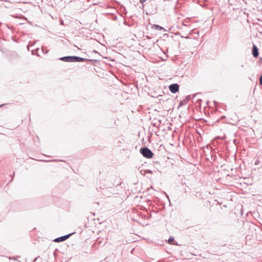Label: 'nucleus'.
Here are the masks:
<instances>
[{"instance_id": "obj_12", "label": "nucleus", "mask_w": 262, "mask_h": 262, "mask_svg": "<svg viewBox=\"0 0 262 262\" xmlns=\"http://www.w3.org/2000/svg\"><path fill=\"white\" fill-rule=\"evenodd\" d=\"M182 184L183 185H186V183H185V182H184V183H183V182H182Z\"/></svg>"}, {"instance_id": "obj_18", "label": "nucleus", "mask_w": 262, "mask_h": 262, "mask_svg": "<svg viewBox=\"0 0 262 262\" xmlns=\"http://www.w3.org/2000/svg\"><path fill=\"white\" fill-rule=\"evenodd\" d=\"M257 163H258V162H257V161L255 162V164H257Z\"/></svg>"}, {"instance_id": "obj_6", "label": "nucleus", "mask_w": 262, "mask_h": 262, "mask_svg": "<svg viewBox=\"0 0 262 262\" xmlns=\"http://www.w3.org/2000/svg\"><path fill=\"white\" fill-rule=\"evenodd\" d=\"M152 28L156 29L157 30H164L165 31H166L162 27L158 25H154L152 26Z\"/></svg>"}, {"instance_id": "obj_7", "label": "nucleus", "mask_w": 262, "mask_h": 262, "mask_svg": "<svg viewBox=\"0 0 262 262\" xmlns=\"http://www.w3.org/2000/svg\"><path fill=\"white\" fill-rule=\"evenodd\" d=\"M174 241V237H172V236H170L169 238V239H168V242L169 243H170L171 242Z\"/></svg>"}, {"instance_id": "obj_19", "label": "nucleus", "mask_w": 262, "mask_h": 262, "mask_svg": "<svg viewBox=\"0 0 262 262\" xmlns=\"http://www.w3.org/2000/svg\"><path fill=\"white\" fill-rule=\"evenodd\" d=\"M185 192L186 193V189H185Z\"/></svg>"}, {"instance_id": "obj_9", "label": "nucleus", "mask_w": 262, "mask_h": 262, "mask_svg": "<svg viewBox=\"0 0 262 262\" xmlns=\"http://www.w3.org/2000/svg\"><path fill=\"white\" fill-rule=\"evenodd\" d=\"M6 26H7V27L8 29H10V30H12L14 29L13 27V26H9L8 25H6Z\"/></svg>"}, {"instance_id": "obj_20", "label": "nucleus", "mask_w": 262, "mask_h": 262, "mask_svg": "<svg viewBox=\"0 0 262 262\" xmlns=\"http://www.w3.org/2000/svg\"><path fill=\"white\" fill-rule=\"evenodd\" d=\"M13 258L15 260H16V258H15L14 257Z\"/></svg>"}, {"instance_id": "obj_13", "label": "nucleus", "mask_w": 262, "mask_h": 262, "mask_svg": "<svg viewBox=\"0 0 262 262\" xmlns=\"http://www.w3.org/2000/svg\"><path fill=\"white\" fill-rule=\"evenodd\" d=\"M93 52L96 53H98V52H97L96 51H95V50H94V51H93Z\"/></svg>"}, {"instance_id": "obj_11", "label": "nucleus", "mask_w": 262, "mask_h": 262, "mask_svg": "<svg viewBox=\"0 0 262 262\" xmlns=\"http://www.w3.org/2000/svg\"><path fill=\"white\" fill-rule=\"evenodd\" d=\"M60 24H61V25H63V24H64V21H63V20L60 19Z\"/></svg>"}, {"instance_id": "obj_16", "label": "nucleus", "mask_w": 262, "mask_h": 262, "mask_svg": "<svg viewBox=\"0 0 262 262\" xmlns=\"http://www.w3.org/2000/svg\"><path fill=\"white\" fill-rule=\"evenodd\" d=\"M140 8H144V5H142V7H140Z\"/></svg>"}, {"instance_id": "obj_5", "label": "nucleus", "mask_w": 262, "mask_h": 262, "mask_svg": "<svg viewBox=\"0 0 262 262\" xmlns=\"http://www.w3.org/2000/svg\"><path fill=\"white\" fill-rule=\"evenodd\" d=\"M252 55L254 57L257 58L259 55V52L258 49L257 47V46L253 44V48H252Z\"/></svg>"}, {"instance_id": "obj_22", "label": "nucleus", "mask_w": 262, "mask_h": 262, "mask_svg": "<svg viewBox=\"0 0 262 262\" xmlns=\"http://www.w3.org/2000/svg\"><path fill=\"white\" fill-rule=\"evenodd\" d=\"M183 25H185V24H184V22L183 23Z\"/></svg>"}, {"instance_id": "obj_14", "label": "nucleus", "mask_w": 262, "mask_h": 262, "mask_svg": "<svg viewBox=\"0 0 262 262\" xmlns=\"http://www.w3.org/2000/svg\"><path fill=\"white\" fill-rule=\"evenodd\" d=\"M4 105H5L4 104H3L0 105V107H2V106H4Z\"/></svg>"}, {"instance_id": "obj_1", "label": "nucleus", "mask_w": 262, "mask_h": 262, "mask_svg": "<svg viewBox=\"0 0 262 262\" xmlns=\"http://www.w3.org/2000/svg\"><path fill=\"white\" fill-rule=\"evenodd\" d=\"M60 60L65 62H84V61H97V60L89 59L87 58H84L76 56H67L61 57L59 58Z\"/></svg>"}, {"instance_id": "obj_4", "label": "nucleus", "mask_w": 262, "mask_h": 262, "mask_svg": "<svg viewBox=\"0 0 262 262\" xmlns=\"http://www.w3.org/2000/svg\"><path fill=\"white\" fill-rule=\"evenodd\" d=\"M73 233H69L68 234L56 238L54 239V242L56 243H59L66 241L69 238Z\"/></svg>"}, {"instance_id": "obj_21", "label": "nucleus", "mask_w": 262, "mask_h": 262, "mask_svg": "<svg viewBox=\"0 0 262 262\" xmlns=\"http://www.w3.org/2000/svg\"><path fill=\"white\" fill-rule=\"evenodd\" d=\"M37 259V258H35V259H34V261Z\"/></svg>"}, {"instance_id": "obj_8", "label": "nucleus", "mask_w": 262, "mask_h": 262, "mask_svg": "<svg viewBox=\"0 0 262 262\" xmlns=\"http://www.w3.org/2000/svg\"><path fill=\"white\" fill-rule=\"evenodd\" d=\"M145 173H152V171L149 169H147V170H145Z\"/></svg>"}, {"instance_id": "obj_2", "label": "nucleus", "mask_w": 262, "mask_h": 262, "mask_svg": "<svg viewBox=\"0 0 262 262\" xmlns=\"http://www.w3.org/2000/svg\"><path fill=\"white\" fill-rule=\"evenodd\" d=\"M140 152L144 157L148 159L152 158L154 155V154L151 150L147 147L141 148L140 149Z\"/></svg>"}, {"instance_id": "obj_3", "label": "nucleus", "mask_w": 262, "mask_h": 262, "mask_svg": "<svg viewBox=\"0 0 262 262\" xmlns=\"http://www.w3.org/2000/svg\"><path fill=\"white\" fill-rule=\"evenodd\" d=\"M169 91L173 94L179 91V85L177 83H173L169 85Z\"/></svg>"}, {"instance_id": "obj_10", "label": "nucleus", "mask_w": 262, "mask_h": 262, "mask_svg": "<svg viewBox=\"0 0 262 262\" xmlns=\"http://www.w3.org/2000/svg\"><path fill=\"white\" fill-rule=\"evenodd\" d=\"M146 1V0H140V3L141 4H143L144 2H145Z\"/></svg>"}, {"instance_id": "obj_17", "label": "nucleus", "mask_w": 262, "mask_h": 262, "mask_svg": "<svg viewBox=\"0 0 262 262\" xmlns=\"http://www.w3.org/2000/svg\"><path fill=\"white\" fill-rule=\"evenodd\" d=\"M257 163H258V162H257V161L255 162V164H257Z\"/></svg>"}, {"instance_id": "obj_15", "label": "nucleus", "mask_w": 262, "mask_h": 262, "mask_svg": "<svg viewBox=\"0 0 262 262\" xmlns=\"http://www.w3.org/2000/svg\"><path fill=\"white\" fill-rule=\"evenodd\" d=\"M182 104H183L182 102H180V105H182Z\"/></svg>"}]
</instances>
